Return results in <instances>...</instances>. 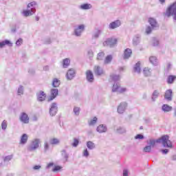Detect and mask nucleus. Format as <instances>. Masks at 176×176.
I'll return each mask as SVG.
<instances>
[{"instance_id": "f257e3e1", "label": "nucleus", "mask_w": 176, "mask_h": 176, "mask_svg": "<svg viewBox=\"0 0 176 176\" xmlns=\"http://www.w3.org/2000/svg\"><path fill=\"white\" fill-rule=\"evenodd\" d=\"M146 144L151 148H155L156 144H162L164 148H173V143L170 141L168 135H164L161 138L155 140L149 139L146 141Z\"/></svg>"}, {"instance_id": "f03ea898", "label": "nucleus", "mask_w": 176, "mask_h": 176, "mask_svg": "<svg viewBox=\"0 0 176 176\" xmlns=\"http://www.w3.org/2000/svg\"><path fill=\"white\" fill-rule=\"evenodd\" d=\"M36 8V2L32 1L31 3L28 4L27 9L23 11V14L25 17H28V16H32L34 13L36 12L35 9Z\"/></svg>"}, {"instance_id": "7ed1b4c3", "label": "nucleus", "mask_w": 176, "mask_h": 176, "mask_svg": "<svg viewBox=\"0 0 176 176\" xmlns=\"http://www.w3.org/2000/svg\"><path fill=\"white\" fill-rule=\"evenodd\" d=\"M41 139L39 138H34L33 139L30 145L28 146V151L29 152H34V151H36L38 148H39V145H41Z\"/></svg>"}, {"instance_id": "20e7f679", "label": "nucleus", "mask_w": 176, "mask_h": 176, "mask_svg": "<svg viewBox=\"0 0 176 176\" xmlns=\"http://www.w3.org/2000/svg\"><path fill=\"white\" fill-rule=\"evenodd\" d=\"M166 14L168 16V17L173 16V20L176 21V1H175L168 8Z\"/></svg>"}, {"instance_id": "39448f33", "label": "nucleus", "mask_w": 176, "mask_h": 176, "mask_svg": "<svg viewBox=\"0 0 176 176\" xmlns=\"http://www.w3.org/2000/svg\"><path fill=\"white\" fill-rule=\"evenodd\" d=\"M113 93H125L127 91V88L126 87H121L120 84L115 82L112 87Z\"/></svg>"}, {"instance_id": "423d86ee", "label": "nucleus", "mask_w": 176, "mask_h": 176, "mask_svg": "<svg viewBox=\"0 0 176 176\" xmlns=\"http://www.w3.org/2000/svg\"><path fill=\"white\" fill-rule=\"evenodd\" d=\"M118 43V38H109L103 43V46H109L113 47Z\"/></svg>"}, {"instance_id": "0eeeda50", "label": "nucleus", "mask_w": 176, "mask_h": 176, "mask_svg": "<svg viewBox=\"0 0 176 176\" xmlns=\"http://www.w3.org/2000/svg\"><path fill=\"white\" fill-rule=\"evenodd\" d=\"M19 120L24 124H28V123H30V117H28V114L23 112L19 116Z\"/></svg>"}, {"instance_id": "6e6552de", "label": "nucleus", "mask_w": 176, "mask_h": 176, "mask_svg": "<svg viewBox=\"0 0 176 176\" xmlns=\"http://www.w3.org/2000/svg\"><path fill=\"white\" fill-rule=\"evenodd\" d=\"M85 31V25H79L74 29V35L76 36H80L82 32Z\"/></svg>"}, {"instance_id": "1a4fd4ad", "label": "nucleus", "mask_w": 176, "mask_h": 176, "mask_svg": "<svg viewBox=\"0 0 176 176\" xmlns=\"http://www.w3.org/2000/svg\"><path fill=\"white\" fill-rule=\"evenodd\" d=\"M58 111V107H57V103L54 102L51 104V107L50 109V115L51 116H56Z\"/></svg>"}, {"instance_id": "9d476101", "label": "nucleus", "mask_w": 176, "mask_h": 176, "mask_svg": "<svg viewBox=\"0 0 176 176\" xmlns=\"http://www.w3.org/2000/svg\"><path fill=\"white\" fill-rule=\"evenodd\" d=\"M120 25H122V22L120 20H116L109 23V30H115V28H119Z\"/></svg>"}, {"instance_id": "9b49d317", "label": "nucleus", "mask_w": 176, "mask_h": 176, "mask_svg": "<svg viewBox=\"0 0 176 176\" xmlns=\"http://www.w3.org/2000/svg\"><path fill=\"white\" fill-rule=\"evenodd\" d=\"M140 43H141V35L136 34L133 37L132 45L133 46H138Z\"/></svg>"}, {"instance_id": "f8f14e48", "label": "nucleus", "mask_w": 176, "mask_h": 176, "mask_svg": "<svg viewBox=\"0 0 176 176\" xmlns=\"http://www.w3.org/2000/svg\"><path fill=\"white\" fill-rule=\"evenodd\" d=\"M94 72L97 76H101V75H104V69L98 65L94 67Z\"/></svg>"}, {"instance_id": "ddd939ff", "label": "nucleus", "mask_w": 176, "mask_h": 176, "mask_svg": "<svg viewBox=\"0 0 176 176\" xmlns=\"http://www.w3.org/2000/svg\"><path fill=\"white\" fill-rule=\"evenodd\" d=\"M75 70L74 69H69L66 74V78L68 80H72L75 78Z\"/></svg>"}, {"instance_id": "4468645a", "label": "nucleus", "mask_w": 176, "mask_h": 176, "mask_svg": "<svg viewBox=\"0 0 176 176\" xmlns=\"http://www.w3.org/2000/svg\"><path fill=\"white\" fill-rule=\"evenodd\" d=\"M164 98L166 101H173V90L168 89L165 91Z\"/></svg>"}, {"instance_id": "2eb2a0df", "label": "nucleus", "mask_w": 176, "mask_h": 176, "mask_svg": "<svg viewBox=\"0 0 176 176\" xmlns=\"http://www.w3.org/2000/svg\"><path fill=\"white\" fill-rule=\"evenodd\" d=\"M36 96L37 100L39 102H42L43 101H45V100H46V94H45L43 91H40L38 93H37Z\"/></svg>"}, {"instance_id": "dca6fc26", "label": "nucleus", "mask_w": 176, "mask_h": 176, "mask_svg": "<svg viewBox=\"0 0 176 176\" xmlns=\"http://www.w3.org/2000/svg\"><path fill=\"white\" fill-rule=\"evenodd\" d=\"M86 78L87 82H89V83H93L94 82V75L93 74V72L90 70H87L86 72Z\"/></svg>"}, {"instance_id": "f3484780", "label": "nucleus", "mask_w": 176, "mask_h": 176, "mask_svg": "<svg viewBox=\"0 0 176 176\" xmlns=\"http://www.w3.org/2000/svg\"><path fill=\"white\" fill-rule=\"evenodd\" d=\"M107 130L108 128L104 124H100L96 129V131L100 133V134H102V133H107Z\"/></svg>"}, {"instance_id": "a211bd4d", "label": "nucleus", "mask_w": 176, "mask_h": 176, "mask_svg": "<svg viewBox=\"0 0 176 176\" xmlns=\"http://www.w3.org/2000/svg\"><path fill=\"white\" fill-rule=\"evenodd\" d=\"M127 107V103L122 102L118 107V113H123L126 111V107Z\"/></svg>"}, {"instance_id": "6ab92c4d", "label": "nucleus", "mask_w": 176, "mask_h": 176, "mask_svg": "<svg viewBox=\"0 0 176 176\" xmlns=\"http://www.w3.org/2000/svg\"><path fill=\"white\" fill-rule=\"evenodd\" d=\"M58 94V89H52L51 90V96L48 99V101H52V100H54L56 97H57Z\"/></svg>"}, {"instance_id": "aec40b11", "label": "nucleus", "mask_w": 176, "mask_h": 176, "mask_svg": "<svg viewBox=\"0 0 176 176\" xmlns=\"http://www.w3.org/2000/svg\"><path fill=\"white\" fill-rule=\"evenodd\" d=\"M131 54H133V51L130 48H126L124 52V58L127 59L131 57Z\"/></svg>"}, {"instance_id": "412c9836", "label": "nucleus", "mask_w": 176, "mask_h": 176, "mask_svg": "<svg viewBox=\"0 0 176 176\" xmlns=\"http://www.w3.org/2000/svg\"><path fill=\"white\" fill-rule=\"evenodd\" d=\"M27 141H28V135L24 133L21 137L19 144H21V145H25Z\"/></svg>"}, {"instance_id": "4be33fe9", "label": "nucleus", "mask_w": 176, "mask_h": 176, "mask_svg": "<svg viewBox=\"0 0 176 176\" xmlns=\"http://www.w3.org/2000/svg\"><path fill=\"white\" fill-rule=\"evenodd\" d=\"M148 23L151 25L152 28H157V27H159V25L157 24L156 19L153 18H150L148 19Z\"/></svg>"}, {"instance_id": "5701e85b", "label": "nucleus", "mask_w": 176, "mask_h": 176, "mask_svg": "<svg viewBox=\"0 0 176 176\" xmlns=\"http://www.w3.org/2000/svg\"><path fill=\"white\" fill-rule=\"evenodd\" d=\"M110 80L113 81L115 83H119V80H120V76L116 74H111L110 76Z\"/></svg>"}, {"instance_id": "b1692460", "label": "nucleus", "mask_w": 176, "mask_h": 176, "mask_svg": "<svg viewBox=\"0 0 176 176\" xmlns=\"http://www.w3.org/2000/svg\"><path fill=\"white\" fill-rule=\"evenodd\" d=\"M92 8L93 6L91 3H83L80 6V9H81L82 10H89Z\"/></svg>"}, {"instance_id": "393cba45", "label": "nucleus", "mask_w": 176, "mask_h": 176, "mask_svg": "<svg viewBox=\"0 0 176 176\" xmlns=\"http://www.w3.org/2000/svg\"><path fill=\"white\" fill-rule=\"evenodd\" d=\"M143 75L146 77L151 76V75H152V69L144 67L143 69Z\"/></svg>"}, {"instance_id": "a878e982", "label": "nucleus", "mask_w": 176, "mask_h": 176, "mask_svg": "<svg viewBox=\"0 0 176 176\" xmlns=\"http://www.w3.org/2000/svg\"><path fill=\"white\" fill-rule=\"evenodd\" d=\"M159 96H160V92H159V91L157 90H155L152 94V97H151L152 101L155 102V101H156V99L159 98Z\"/></svg>"}, {"instance_id": "bb28decb", "label": "nucleus", "mask_w": 176, "mask_h": 176, "mask_svg": "<svg viewBox=\"0 0 176 176\" xmlns=\"http://www.w3.org/2000/svg\"><path fill=\"white\" fill-rule=\"evenodd\" d=\"M87 147L90 151H93V149H96V144L91 141L87 142Z\"/></svg>"}, {"instance_id": "cd10ccee", "label": "nucleus", "mask_w": 176, "mask_h": 176, "mask_svg": "<svg viewBox=\"0 0 176 176\" xmlns=\"http://www.w3.org/2000/svg\"><path fill=\"white\" fill-rule=\"evenodd\" d=\"M6 45H8L9 46H12V43L9 40H6L0 42V49L5 47Z\"/></svg>"}, {"instance_id": "c85d7f7f", "label": "nucleus", "mask_w": 176, "mask_h": 176, "mask_svg": "<svg viewBox=\"0 0 176 176\" xmlns=\"http://www.w3.org/2000/svg\"><path fill=\"white\" fill-rule=\"evenodd\" d=\"M105 58V53L104 52H100L97 54L96 60L98 61H102V60H104Z\"/></svg>"}, {"instance_id": "c756f323", "label": "nucleus", "mask_w": 176, "mask_h": 176, "mask_svg": "<svg viewBox=\"0 0 176 176\" xmlns=\"http://www.w3.org/2000/svg\"><path fill=\"white\" fill-rule=\"evenodd\" d=\"M141 63L140 62H138L135 66L133 67V71L134 72H137V74H140L141 72Z\"/></svg>"}, {"instance_id": "7c9ffc66", "label": "nucleus", "mask_w": 176, "mask_h": 176, "mask_svg": "<svg viewBox=\"0 0 176 176\" xmlns=\"http://www.w3.org/2000/svg\"><path fill=\"white\" fill-rule=\"evenodd\" d=\"M149 61L153 65H158L159 62L157 61V58L156 56H151L149 58Z\"/></svg>"}, {"instance_id": "2f4dec72", "label": "nucleus", "mask_w": 176, "mask_h": 176, "mask_svg": "<svg viewBox=\"0 0 176 176\" xmlns=\"http://www.w3.org/2000/svg\"><path fill=\"white\" fill-rule=\"evenodd\" d=\"M61 155H62V157H63L65 163L68 162V157H69V155H68V153H67V151L62 150Z\"/></svg>"}, {"instance_id": "473e14b6", "label": "nucleus", "mask_w": 176, "mask_h": 176, "mask_svg": "<svg viewBox=\"0 0 176 176\" xmlns=\"http://www.w3.org/2000/svg\"><path fill=\"white\" fill-rule=\"evenodd\" d=\"M69 64H71V60L69 58H65L63 60V67L68 68L69 67Z\"/></svg>"}, {"instance_id": "72a5a7b5", "label": "nucleus", "mask_w": 176, "mask_h": 176, "mask_svg": "<svg viewBox=\"0 0 176 176\" xmlns=\"http://www.w3.org/2000/svg\"><path fill=\"white\" fill-rule=\"evenodd\" d=\"M162 109L164 111V112H170V111H173V107L168 104H164Z\"/></svg>"}, {"instance_id": "f704fd0d", "label": "nucleus", "mask_w": 176, "mask_h": 176, "mask_svg": "<svg viewBox=\"0 0 176 176\" xmlns=\"http://www.w3.org/2000/svg\"><path fill=\"white\" fill-rule=\"evenodd\" d=\"M100 35H101V30H96L92 34V38L94 39H97V38H98Z\"/></svg>"}, {"instance_id": "c9c22d12", "label": "nucleus", "mask_w": 176, "mask_h": 176, "mask_svg": "<svg viewBox=\"0 0 176 176\" xmlns=\"http://www.w3.org/2000/svg\"><path fill=\"white\" fill-rule=\"evenodd\" d=\"M176 79V76H168V78H167V83H168V85H171L172 83H174V80H175Z\"/></svg>"}, {"instance_id": "e433bc0d", "label": "nucleus", "mask_w": 176, "mask_h": 176, "mask_svg": "<svg viewBox=\"0 0 176 176\" xmlns=\"http://www.w3.org/2000/svg\"><path fill=\"white\" fill-rule=\"evenodd\" d=\"M51 145H58L60 144V140L57 138H52L50 140Z\"/></svg>"}, {"instance_id": "4c0bfd02", "label": "nucleus", "mask_w": 176, "mask_h": 176, "mask_svg": "<svg viewBox=\"0 0 176 176\" xmlns=\"http://www.w3.org/2000/svg\"><path fill=\"white\" fill-rule=\"evenodd\" d=\"M24 94V87L23 85H20L18 88L17 95L23 96Z\"/></svg>"}, {"instance_id": "58836bf2", "label": "nucleus", "mask_w": 176, "mask_h": 176, "mask_svg": "<svg viewBox=\"0 0 176 176\" xmlns=\"http://www.w3.org/2000/svg\"><path fill=\"white\" fill-rule=\"evenodd\" d=\"M116 133L118 134H124V133H126V129L119 126L116 129Z\"/></svg>"}, {"instance_id": "ea45409f", "label": "nucleus", "mask_w": 176, "mask_h": 176, "mask_svg": "<svg viewBox=\"0 0 176 176\" xmlns=\"http://www.w3.org/2000/svg\"><path fill=\"white\" fill-rule=\"evenodd\" d=\"M112 61V55H108L104 60V64H110Z\"/></svg>"}, {"instance_id": "a19ab883", "label": "nucleus", "mask_w": 176, "mask_h": 176, "mask_svg": "<svg viewBox=\"0 0 176 176\" xmlns=\"http://www.w3.org/2000/svg\"><path fill=\"white\" fill-rule=\"evenodd\" d=\"M73 112L76 116H79V114L80 113V108L78 107H74Z\"/></svg>"}, {"instance_id": "79ce46f5", "label": "nucleus", "mask_w": 176, "mask_h": 176, "mask_svg": "<svg viewBox=\"0 0 176 176\" xmlns=\"http://www.w3.org/2000/svg\"><path fill=\"white\" fill-rule=\"evenodd\" d=\"M97 123V117H94L93 119L88 122L89 126H94Z\"/></svg>"}, {"instance_id": "37998d69", "label": "nucleus", "mask_w": 176, "mask_h": 176, "mask_svg": "<svg viewBox=\"0 0 176 176\" xmlns=\"http://www.w3.org/2000/svg\"><path fill=\"white\" fill-rule=\"evenodd\" d=\"M52 86L53 87H58V86H60V80L57 78H54L52 82Z\"/></svg>"}, {"instance_id": "c03bdc74", "label": "nucleus", "mask_w": 176, "mask_h": 176, "mask_svg": "<svg viewBox=\"0 0 176 176\" xmlns=\"http://www.w3.org/2000/svg\"><path fill=\"white\" fill-rule=\"evenodd\" d=\"M152 151V147H151L150 146H144V148H143V152H144L145 153H150V152Z\"/></svg>"}, {"instance_id": "a18cd8bd", "label": "nucleus", "mask_w": 176, "mask_h": 176, "mask_svg": "<svg viewBox=\"0 0 176 176\" xmlns=\"http://www.w3.org/2000/svg\"><path fill=\"white\" fill-rule=\"evenodd\" d=\"M43 146H44V152L46 153V152H47L49 149H50V146L49 145V142H45Z\"/></svg>"}, {"instance_id": "49530a36", "label": "nucleus", "mask_w": 176, "mask_h": 176, "mask_svg": "<svg viewBox=\"0 0 176 176\" xmlns=\"http://www.w3.org/2000/svg\"><path fill=\"white\" fill-rule=\"evenodd\" d=\"M72 145L74 147L76 148V146H78V145H79V139L74 138V142L73 143H72Z\"/></svg>"}, {"instance_id": "de8ad7c7", "label": "nucleus", "mask_w": 176, "mask_h": 176, "mask_svg": "<svg viewBox=\"0 0 176 176\" xmlns=\"http://www.w3.org/2000/svg\"><path fill=\"white\" fill-rule=\"evenodd\" d=\"M155 30V28H153L152 26H147L146 28V30H145L146 34L147 35H149V34H151L152 32V30Z\"/></svg>"}, {"instance_id": "09e8293b", "label": "nucleus", "mask_w": 176, "mask_h": 176, "mask_svg": "<svg viewBox=\"0 0 176 176\" xmlns=\"http://www.w3.org/2000/svg\"><path fill=\"white\" fill-rule=\"evenodd\" d=\"M8 127V122H6V120H3L1 123V128L3 130H5Z\"/></svg>"}, {"instance_id": "8fccbe9b", "label": "nucleus", "mask_w": 176, "mask_h": 176, "mask_svg": "<svg viewBox=\"0 0 176 176\" xmlns=\"http://www.w3.org/2000/svg\"><path fill=\"white\" fill-rule=\"evenodd\" d=\"M89 155L90 154L89 153V151H87V148L85 149L82 153V156H84L85 157H89Z\"/></svg>"}, {"instance_id": "3c124183", "label": "nucleus", "mask_w": 176, "mask_h": 176, "mask_svg": "<svg viewBox=\"0 0 176 176\" xmlns=\"http://www.w3.org/2000/svg\"><path fill=\"white\" fill-rule=\"evenodd\" d=\"M13 159V156L12 155H8L4 157L3 161L4 162H10V160Z\"/></svg>"}, {"instance_id": "603ef678", "label": "nucleus", "mask_w": 176, "mask_h": 176, "mask_svg": "<svg viewBox=\"0 0 176 176\" xmlns=\"http://www.w3.org/2000/svg\"><path fill=\"white\" fill-rule=\"evenodd\" d=\"M144 137L142 134H138L136 136H135V140H144Z\"/></svg>"}, {"instance_id": "864d4df0", "label": "nucleus", "mask_w": 176, "mask_h": 176, "mask_svg": "<svg viewBox=\"0 0 176 176\" xmlns=\"http://www.w3.org/2000/svg\"><path fill=\"white\" fill-rule=\"evenodd\" d=\"M21 44H23V38L18 39L16 42V46H21Z\"/></svg>"}, {"instance_id": "5fc2aeb1", "label": "nucleus", "mask_w": 176, "mask_h": 176, "mask_svg": "<svg viewBox=\"0 0 176 176\" xmlns=\"http://www.w3.org/2000/svg\"><path fill=\"white\" fill-rule=\"evenodd\" d=\"M61 168V166H56L53 169L52 171L54 173H56V171H60V169Z\"/></svg>"}, {"instance_id": "6e6d98bb", "label": "nucleus", "mask_w": 176, "mask_h": 176, "mask_svg": "<svg viewBox=\"0 0 176 176\" xmlns=\"http://www.w3.org/2000/svg\"><path fill=\"white\" fill-rule=\"evenodd\" d=\"M159 45V41L157 39L154 38L153 40V45L157 46Z\"/></svg>"}, {"instance_id": "4d7b16f0", "label": "nucleus", "mask_w": 176, "mask_h": 176, "mask_svg": "<svg viewBox=\"0 0 176 176\" xmlns=\"http://www.w3.org/2000/svg\"><path fill=\"white\" fill-rule=\"evenodd\" d=\"M123 176H129V170L127 169L123 170Z\"/></svg>"}, {"instance_id": "13d9d810", "label": "nucleus", "mask_w": 176, "mask_h": 176, "mask_svg": "<svg viewBox=\"0 0 176 176\" xmlns=\"http://www.w3.org/2000/svg\"><path fill=\"white\" fill-rule=\"evenodd\" d=\"M161 152L163 153V155H167L168 153V149L165 148L161 150Z\"/></svg>"}, {"instance_id": "bf43d9fd", "label": "nucleus", "mask_w": 176, "mask_h": 176, "mask_svg": "<svg viewBox=\"0 0 176 176\" xmlns=\"http://www.w3.org/2000/svg\"><path fill=\"white\" fill-rule=\"evenodd\" d=\"M53 166H54V164L53 162H50V164H47V166H46V168L49 169L51 167H53Z\"/></svg>"}, {"instance_id": "052dcab7", "label": "nucleus", "mask_w": 176, "mask_h": 176, "mask_svg": "<svg viewBox=\"0 0 176 176\" xmlns=\"http://www.w3.org/2000/svg\"><path fill=\"white\" fill-rule=\"evenodd\" d=\"M87 54H88V56H89V57H93V51L92 50H89L88 52H87Z\"/></svg>"}, {"instance_id": "680f3d73", "label": "nucleus", "mask_w": 176, "mask_h": 176, "mask_svg": "<svg viewBox=\"0 0 176 176\" xmlns=\"http://www.w3.org/2000/svg\"><path fill=\"white\" fill-rule=\"evenodd\" d=\"M34 170H39L41 168V165H36L33 167Z\"/></svg>"}, {"instance_id": "e2e57ef3", "label": "nucleus", "mask_w": 176, "mask_h": 176, "mask_svg": "<svg viewBox=\"0 0 176 176\" xmlns=\"http://www.w3.org/2000/svg\"><path fill=\"white\" fill-rule=\"evenodd\" d=\"M171 67H172L171 63H168L166 68L168 70L171 69Z\"/></svg>"}, {"instance_id": "0e129e2a", "label": "nucleus", "mask_w": 176, "mask_h": 176, "mask_svg": "<svg viewBox=\"0 0 176 176\" xmlns=\"http://www.w3.org/2000/svg\"><path fill=\"white\" fill-rule=\"evenodd\" d=\"M160 3L163 5L164 3H166V0H159Z\"/></svg>"}, {"instance_id": "69168bd1", "label": "nucleus", "mask_w": 176, "mask_h": 176, "mask_svg": "<svg viewBox=\"0 0 176 176\" xmlns=\"http://www.w3.org/2000/svg\"><path fill=\"white\" fill-rule=\"evenodd\" d=\"M44 71H49V66L44 67Z\"/></svg>"}, {"instance_id": "338daca9", "label": "nucleus", "mask_w": 176, "mask_h": 176, "mask_svg": "<svg viewBox=\"0 0 176 176\" xmlns=\"http://www.w3.org/2000/svg\"><path fill=\"white\" fill-rule=\"evenodd\" d=\"M173 160H176V155L173 156Z\"/></svg>"}, {"instance_id": "774afa93", "label": "nucleus", "mask_w": 176, "mask_h": 176, "mask_svg": "<svg viewBox=\"0 0 176 176\" xmlns=\"http://www.w3.org/2000/svg\"><path fill=\"white\" fill-rule=\"evenodd\" d=\"M174 116H176V108L175 109Z\"/></svg>"}]
</instances>
